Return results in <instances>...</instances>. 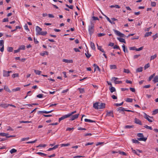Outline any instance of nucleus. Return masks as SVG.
Here are the masks:
<instances>
[{
    "label": "nucleus",
    "instance_id": "39448f33",
    "mask_svg": "<svg viewBox=\"0 0 158 158\" xmlns=\"http://www.w3.org/2000/svg\"><path fill=\"white\" fill-rule=\"evenodd\" d=\"M4 41L3 40H0V46H2V48H0V51L3 52L4 50Z\"/></svg>",
    "mask_w": 158,
    "mask_h": 158
},
{
    "label": "nucleus",
    "instance_id": "8fccbe9b",
    "mask_svg": "<svg viewBox=\"0 0 158 158\" xmlns=\"http://www.w3.org/2000/svg\"><path fill=\"white\" fill-rule=\"evenodd\" d=\"M118 152L119 153V154L121 155H122L124 156L127 155V154L124 152L119 151Z\"/></svg>",
    "mask_w": 158,
    "mask_h": 158
},
{
    "label": "nucleus",
    "instance_id": "b1692460",
    "mask_svg": "<svg viewBox=\"0 0 158 158\" xmlns=\"http://www.w3.org/2000/svg\"><path fill=\"white\" fill-rule=\"evenodd\" d=\"M4 89H5L6 91L9 92H11V91L8 88V87L7 86L5 85L4 86Z\"/></svg>",
    "mask_w": 158,
    "mask_h": 158
},
{
    "label": "nucleus",
    "instance_id": "4be33fe9",
    "mask_svg": "<svg viewBox=\"0 0 158 158\" xmlns=\"http://www.w3.org/2000/svg\"><path fill=\"white\" fill-rule=\"evenodd\" d=\"M122 48H123V51L124 52H128V51L127 49V48H125V46L124 44H123L122 46Z\"/></svg>",
    "mask_w": 158,
    "mask_h": 158
},
{
    "label": "nucleus",
    "instance_id": "e433bc0d",
    "mask_svg": "<svg viewBox=\"0 0 158 158\" xmlns=\"http://www.w3.org/2000/svg\"><path fill=\"white\" fill-rule=\"evenodd\" d=\"M126 101L127 102H131L133 101V99L131 98H127Z\"/></svg>",
    "mask_w": 158,
    "mask_h": 158
},
{
    "label": "nucleus",
    "instance_id": "20e7f679",
    "mask_svg": "<svg viewBox=\"0 0 158 158\" xmlns=\"http://www.w3.org/2000/svg\"><path fill=\"white\" fill-rule=\"evenodd\" d=\"M42 30V29L39 27L38 26L36 27V35H39L41 32Z\"/></svg>",
    "mask_w": 158,
    "mask_h": 158
},
{
    "label": "nucleus",
    "instance_id": "e2e57ef3",
    "mask_svg": "<svg viewBox=\"0 0 158 158\" xmlns=\"http://www.w3.org/2000/svg\"><path fill=\"white\" fill-rule=\"evenodd\" d=\"M43 94H39L37 95L36 97L37 98H41L43 97Z\"/></svg>",
    "mask_w": 158,
    "mask_h": 158
},
{
    "label": "nucleus",
    "instance_id": "c9c22d12",
    "mask_svg": "<svg viewBox=\"0 0 158 158\" xmlns=\"http://www.w3.org/2000/svg\"><path fill=\"white\" fill-rule=\"evenodd\" d=\"M85 54L86 56V57L88 58H89L91 56V54L89 53L88 51L87 53H85Z\"/></svg>",
    "mask_w": 158,
    "mask_h": 158
},
{
    "label": "nucleus",
    "instance_id": "ddd939ff",
    "mask_svg": "<svg viewBox=\"0 0 158 158\" xmlns=\"http://www.w3.org/2000/svg\"><path fill=\"white\" fill-rule=\"evenodd\" d=\"M62 61L63 62L67 63H72L73 62V60H68L67 59H63Z\"/></svg>",
    "mask_w": 158,
    "mask_h": 158
},
{
    "label": "nucleus",
    "instance_id": "0e129e2a",
    "mask_svg": "<svg viewBox=\"0 0 158 158\" xmlns=\"http://www.w3.org/2000/svg\"><path fill=\"white\" fill-rule=\"evenodd\" d=\"M105 35V34L104 33H100L98 34V37H101Z\"/></svg>",
    "mask_w": 158,
    "mask_h": 158
},
{
    "label": "nucleus",
    "instance_id": "7c9ffc66",
    "mask_svg": "<svg viewBox=\"0 0 158 158\" xmlns=\"http://www.w3.org/2000/svg\"><path fill=\"white\" fill-rule=\"evenodd\" d=\"M7 51L9 52H12L13 50V48L10 47H8L7 48Z\"/></svg>",
    "mask_w": 158,
    "mask_h": 158
},
{
    "label": "nucleus",
    "instance_id": "f8f14e48",
    "mask_svg": "<svg viewBox=\"0 0 158 158\" xmlns=\"http://www.w3.org/2000/svg\"><path fill=\"white\" fill-rule=\"evenodd\" d=\"M150 116L145 113V116L144 118L147 119L149 122H152L153 121L149 118Z\"/></svg>",
    "mask_w": 158,
    "mask_h": 158
},
{
    "label": "nucleus",
    "instance_id": "3c124183",
    "mask_svg": "<svg viewBox=\"0 0 158 158\" xmlns=\"http://www.w3.org/2000/svg\"><path fill=\"white\" fill-rule=\"evenodd\" d=\"M76 113V111H73V112H71V113H69V114H68L69 116V117H70V116H72L73 114H75V113Z\"/></svg>",
    "mask_w": 158,
    "mask_h": 158
},
{
    "label": "nucleus",
    "instance_id": "f3484780",
    "mask_svg": "<svg viewBox=\"0 0 158 158\" xmlns=\"http://www.w3.org/2000/svg\"><path fill=\"white\" fill-rule=\"evenodd\" d=\"M103 15H104L105 17H106L107 20L111 24H115V23L114 22H112L111 20L106 15H104L103 14H102Z\"/></svg>",
    "mask_w": 158,
    "mask_h": 158
},
{
    "label": "nucleus",
    "instance_id": "1a4fd4ad",
    "mask_svg": "<svg viewBox=\"0 0 158 158\" xmlns=\"http://www.w3.org/2000/svg\"><path fill=\"white\" fill-rule=\"evenodd\" d=\"M106 116H112V117H114V116L113 115V111H110L108 112L107 111V113L106 114Z\"/></svg>",
    "mask_w": 158,
    "mask_h": 158
},
{
    "label": "nucleus",
    "instance_id": "c756f323",
    "mask_svg": "<svg viewBox=\"0 0 158 158\" xmlns=\"http://www.w3.org/2000/svg\"><path fill=\"white\" fill-rule=\"evenodd\" d=\"M78 89L80 93L81 94H83L84 93L85 90L83 88H78Z\"/></svg>",
    "mask_w": 158,
    "mask_h": 158
},
{
    "label": "nucleus",
    "instance_id": "a19ab883",
    "mask_svg": "<svg viewBox=\"0 0 158 158\" xmlns=\"http://www.w3.org/2000/svg\"><path fill=\"white\" fill-rule=\"evenodd\" d=\"M20 88L19 87H17L15 89H12V91L13 92H16L18 91H20Z\"/></svg>",
    "mask_w": 158,
    "mask_h": 158
},
{
    "label": "nucleus",
    "instance_id": "9d476101",
    "mask_svg": "<svg viewBox=\"0 0 158 158\" xmlns=\"http://www.w3.org/2000/svg\"><path fill=\"white\" fill-rule=\"evenodd\" d=\"M69 117V116L68 114H67L64 115L59 118V122H60L61 120H63L65 118H68Z\"/></svg>",
    "mask_w": 158,
    "mask_h": 158
},
{
    "label": "nucleus",
    "instance_id": "0eeeda50",
    "mask_svg": "<svg viewBox=\"0 0 158 158\" xmlns=\"http://www.w3.org/2000/svg\"><path fill=\"white\" fill-rule=\"evenodd\" d=\"M118 78L117 77H112V80H114V83L115 84H120L122 83V81H116V80L118 79Z\"/></svg>",
    "mask_w": 158,
    "mask_h": 158
},
{
    "label": "nucleus",
    "instance_id": "864d4df0",
    "mask_svg": "<svg viewBox=\"0 0 158 158\" xmlns=\"http://www.w3.org/2000/svg\"><path fill=\"white\" fill-rule=\"evenodd\" d=\"M19 122L20 123H31V121H20Z\"/></svg>",
    "mask_w": 158,
    "mask_h": 158
},
{
    "label": "nucleus",
    "instance_id": "473e14b6",
    "mask_svg": "<svg viewBox=\"0 0 158 158\" xmlns=\"http://www.w3.org/2000/svg\"><path fill=\"white\" fill-rule=\"evenodd\" d=\"M132 142L134 143H137V144H139L140 143V142L138 141V140H137L136 139H132Z\"/></svg>",
    "mask_w": 158,
    "mask_h": 158
},
{
    "label": "nucleus",
    "instance_id": "9b49d317",
    "mask_svg": "<svg viewBox=\"0 0 158 158\" xmlns=\"http://www.w3.org/2000/svg\"><path fill=\"white\" fill-rule=\"evenodd\" d=\"M9 72L6 70H3V76L5 77H8L10 76Z\"/></svg>",
    "mask_w": 158,
    "mask_h": 158
},
{
    "label": "nucleus",
    "instance_id": "680f3d73",
    "mask_svg": "<svg viewBox=\"0 0 158 158\" xmlns=\"http://www.w3.org/2000/svg\"><path fill=\"white\" fill-rule=\"evenodd\" d=\"M156 3L155 2H151V5L152 6H156Z\"/></svg>",
    "mask_w": 158,
    "mask_h": 158
},
{
    "label": "nucleus",
    "instance_id": "a878e982",
    "mask_svg": "<svg viewBox=\"0 0 158 158\" xmlns=\"http://www.w3.org/2000/svg\"><path fill=\"white\" fill-rule=\"evenodd\" d=\"M85 121V122H88L89 123H93V122H95V121L93 120H92L90 119H88L87 118H85L84 120Z\"/></svg>",
    "mask_w": 158,
    "mask_h": 158
},
{
    "label": "nucleus",
    "instance_id": "5701e85b",
    "mask_svg": "<svg viewBox=\"0 0 158 158\" xmlns=\"http://www.w3.org/2000/svg\"><path fill=\"white\" fill-rule=\"evenodd\" d=\"M154 83H156L158 82V76H156L153 79V80Z\"/></svg>",
    "mask_w": 158,
    "mask_h": 158
},
{
    "label": "nucleus",
    "instance_id": "58836bf2",
    "mask_svg": "<svg viewBox=\"0 0 158 158\" xmlns=\"http://www.w3.org/2000/svg\"><path fill=\"white\" fill-rule=\"evenodd\" d=\"M36 153L41 156H46L47 155L46 154L41 152H38Z\"/></svg>",
    "mask_w": 158,
    "mask_h": 158
},
{
    "label": "nucleus",
    "instance_id": "49530a36",
    "mask_svg": "<svg viewBox=\"0 0 158 158\" xmlns=\"http://www.w3.org/2000/svg\"><path fill=\"white\" fill-rule=\"evenodd\" d=\"M158 113V109H156L154 110L152 112V115H155Z\"/></svg>",
    "mask_w": 158,
    "mask_h": 158
},
{
    "label": "nucleus",
    "instance_id": "aec40b11",
    "mask_svg": "<svg viewBox=\"0 0 158 158\" xmlns=\"http://www.w3.org/2000/svg\"><path fill=\"white\" fill-rule=\"evenodd\" d=\"M90 46L92 49L93 50H95V45L94 43L92 42H90Z\"/></svg>",
    "mask_w": 158,
    "mask_h": 158
},
{
    "label": "nucleus",
    "instance_id": "a18cd8bd",
    "mask_svg": "<svg viewBox=\"0 0 158 158\" xmlns=\"http://www.w3.org/2000/svg\"><path fill=\"white\" fill-rule=\"evenodd\" d=\"M134 126L133 125H126L125 126V128L127 129H130L131 128L133 127Z\"/></svg>",
    "mask_w": 158,
    "mask_h": 158
},
{
    "label": "nucleus",
    "instance_id": "09e8293b",
    "mask_svg": "<svg viewBox=\"0 0 158 158\" xmlns=\"http://www.w3.org/2000/svg\"><path fill=\"white\" fill-rule=\"evenodd\" d=\"M150 67V64L149 63L146 64L144 66V69L146 70L148 68Z\"/></svg>",
    "mask_w": 158,
    "mask_h": 158
},
{
    "label": "nucleus",
    "instance_id": "4468645a",
    "mask_svg": "<svg viewBox=\"0 0 158 158\" xmlns=\"http://www.w3.org/2000/svg\"><path fill=\"white\" fill-rule=\"evenodd\" d=\"M9 106V104H7L6 103L1 104H0V106L4 108H6Z\"/></svg>",
    "mask_w": 158,
    "mask_h": 158
},
{
    "label": "nucleus",
    "instance_id": "6e6552de",
    "mask_svg": "<svg viewBox=\"0 0 158 158\" xmlns=\"http://www.w3.org/2000/svg\"><path fill=\"white\" fill-rule=\"evenodd\" d=\"M79 115V114H76L74 115H72L71 117L70 120H73L77 118Z\"/></svg>",
    "mask_w": 158,
    "mask_h": 158
},
{
    "label": "nucleus",
    "instance_id": "6ab92c4d",
    "mask_svg": "<svg viewBox=\"0 0 158 158\" xmlns=\"http://www.w3.org/2000/svg\"><path fill=\"white\" fill-rule=\"evenodd\" d=\"M117 39L121 42L123 43H126L125 39L123 38H118Z\"/></svg>",
    "mask_w": 158,
    "mask_h": 158
},
{
    "label": "nucleus",
    "instance_id": "2f4dec72",
    "mask_svg": "<svg viewBox=\"0 0 158 158\" xmlns=\"http://www.w3.org/2000/svg\"><path fill=\"white\" fill-rule=\"evenodd\" d=\"M40 55L44 56L46 54L47 55H48V52L47 51L44 52L43 53H40Z\"/></svg>",
    "mask_w": 158,
    "mask_h": 158
},
{
    "label": "nucleus",
    "instance_id": "f03ea898",
    "mask_svg": "<svg viewBox=\"0 0 158 158\" xmlns=\"http://www.w3.org/2000/svg\"><path fill=\"white\" fill-rule=\"evenodd\" d=\"M137 136L138 137H141L137 138V139L139 141H145L147 139V138L143 137V135L142 133H138L137 135Z\"/></svg>",
    "mask_w": 158,
    "mask_h": 158
},
{
    "label": "nucleus",
    "instance_id": "603ef678",
    "mask_svg": "<svg viewBox=\"0 0 158 158\" xmlns=\"http://www.w3.org/2000/svg\"><path fill=\"white\" fill-rule=\"evenodd\" d=\"M123 102H122L118 104V103H115L114 104V105L116 106H122L123 104Z\"/></svg>",
    "mask_w": 158,
    "mask_h": 158
},
{
    "label": "nucleus",
    "instance_id": "393cba45",
    "mask_svg": "<svg viewBox=\"0 0 158 158\" xmlns=\"http://www.w3.org/2000/svg\"><path fill=\"white\" fill-rule=\"evenodd\" d=\"M109 89L111 93H112L113 92L115 91V88L113 87H111L110 88H109Z\"/></svg>",
    "mask_w": 158,
    "mask_h": 158
},
{
    "label": "nucleus",
    "instance_id": "423d86ee",
    "mask_svg": "<svg viewBox=\"0 0 158 158\" xmlns=\"http://www.w3.org/2000/svg\"><path fill=\"white\" fill-rule=\"evenodd\" d=\"M105 106V104L98 102V109L104 108Z\"/></svg>",
    "mask_w": 158,
    "mask_h": 158
},
{
    "label": "nucleus",
    "instance_id": "6e6d98bb",
    "mask_svg": "<svg viewBox=\"0 0 158 158\" xmlns=\"http://www.w3.org/2000/svg\"><path fill=\"white\" fill-rule=\"evenodd\" d=\"M29 138H30L29 137H27V138H23L21 139V141H25L26 140H28V139H29Z\"/></svg>",
    "mask_w": 158,
    "mask_h": 158
},
{
    "label": "nucleus",
    "instance_id": "69168bd1",
    "mask_svg": "<svg viewBox=\"0 0 158 158\" xmlns=\"http://www.w3.org/2000/svg\"><path fill=\"white\" fill-rule=\"evenodd\" d=\"M113 48L114 49H117L120 50V48L119 46L117 45H115V46H114L113 47Z\"/></svg>",
    "mask_w": 158,
    "mask_h": 158
},
{
    "label": "nucleus",
    "instance_id": "338daca9",
    "mask_svg": "<svg viewBox=\"0 0 158 158\" xmlns=\"http://www.w3.org/2000/svg\"><path fill=\"white\" fill-rule=\"evenodd\" d=\"M143 47H141L138 48H136V51H140V50H142L143 49Z\"/></svg>",
    "mask_w": 158,
    "mask_h": 158
},
{
    "label": "nucleus",
    "instance_id": "774afa93",
    "mask_svg": "<svg viewBox=\"0 0 158 158\" xmlns=\"http://www.w3.org/2000/svg\"><path fill=\"white\" fill-rule=\"evenodd\" d=\"M152 37L153 38V40H154L155 39H156L158 37L157 34H155V35H153L152 36Z\"/></svg>",
    "mask_w": 158,
    "mask_h": 158
},
{
    "label": "nucleus",
    "instance_id": "ea45409f",
    "mask_svg": "<svg viewBox=\"0 0 158 158\" xmlns=\"http://www.w3.org/2000/svg\"><path fill=\"white\" fill-rule=\"evenodd\" d=\"M157 57L156 54H155L154 55L151 56L150 58V60H154L155 58Z\"/></svg>",
    "mask_w": 158,
    "mask_h": 158
},
{
    "label": "nucleus",
    "instance_id": "37998d69",
    "mask_svg": "<svg viewBox=\"0 0 158 158\" xmlns=\"http://www.w3.org/2000/svg\"><path fill=\"white\" fill-rule=\"evenodd\" d=\"M98 49L100 50L102 52L105 53V51L104 50V49L102 48L101 46H98Z\"/></svg>",
    "mask_w": 158,
    "mask_h": 158
},
{
    "label": "nucleus",
    "instance_id": "bb28decb",
    "mask_svg": "<svg viewBox=\"0 0 158 158\" xmlns=\"http://www.w3.org/2000/svg\"><path fill=\"white\" fill-rule=\"evenodd\" d=\"M143 68L142 67H140L137 68L136 70V72H141L143 70Z\"/></svg>",
    "mask_w": 158,
    "mask_h": 158
},
{
    "label": "nucleus",
    "instance_id": "f704fd0d",
    "mask_svg": "<svg viewBox=\"0 0 158 158\" xmlns=\"http://www.w3.org/2000/svg\"><path fill=\"white\" fill-rule=\"evenodd\" d=\"M34 72L37 75H40V74L41 73V71H40L39 70H34Z\"/></svg>",
    "mask_w": 158,
    "mask_h": 158
},
{
    "label": "nucleus",
    "instance_id": "13d9d810",
    "mask_svg": "<svg viewBox=\"0 0 158 158\" xmlns=\"http://www.w3.org/2000/svg\"><path fill=\"white\" fill-rule=\"evenodd\" d=\"M37 141V139H35V140L33 141H29L27 143H35Z\"/></svg>",
    "mask_w": 158,
    "mask_h": 158
},
{
    "label": "nucleus",
    "instance_id": "4d7b16f0",
    "mask_svg": "<svg viewBox=\"0 0 158 158\" xmlns=\"http://www.w3.org/2000/svg\"><path fill=\"white\" fill-rule=\"evenodd\" d=\"M19 76V74L18 73H15L13 74L12 77L14 78L15 77H17Z\"/></svg>",
    "mask_w": 158,
    "mask_h": 158
},
{
    "label": "nucleus",
    "instance_id": "bf43d9fd",
    "mask_svg": "<svg viewBox=\"0 0 158 158\" xmlns=\"http://www.w3.org/2000/svg\"><path fill=\"white\" fill-rule=\"evenodd\" d=\"M123 72L125 73H128L130 72V71L128 69H124Z\"/></svg>",
    "mask_w": 158,
    "mask_h": 158
},
{
    "label": "nucleus",
    "instance_id": "f257e3e1",
    "mask_svg": "<svg viewBox=\"0 0 158 158\" xmlns=\"http://www.w3.org/2000/svg\"><path fill=\"white\" fill-rule=\"evenodd\" d=\"M94 24L91 22V25L89 26L88 31L89 35H91L94 31Z\"/></svg>",
    "mask_w": 158,
    "mask_h": 158
},
{
    "label": "nucleus",
    "instance_id": "c85d7f7f",
    "mask_svg": "<svg viewBox=\"0 0 158 158\" xmlns=\"http://www.w3.org/2000/svg\"><path fill=\"white\" fill-rule=\"evenodd\" d=\"M8 134L4 133H0V136H6L7 138V136Z\"/></svg>",
    "mask_w": 158,
    "mask_h": 158
},
{
    "label": "nucleus",
    "instance_id": "5fc2aeb1",
    "mask_svg": "<svg viewBox=\"0 0 158 158\" xmlns=\"http://www.w3.org/2000/svg\"><path fill=\"white\" fill-rule=\"evenodd\" d=\"M20 50H24L25 49V46L24 45H22L20 46L19 48Z\"/></svg>",
    "mask_w": 158,
    "mask_h": 158
},
{
    "label": "nucleus",
    "instance_id": "79ce46f5",
    "mask_svg": "<svg viewBox=\"0 0 158 158\" xmlns=\"http://www.w3.org/2000/svg\"><path fill=\"white\" fill-rule=\"evenodd\" d=\"M47 32L46 31H42L40 32V34L39 35H45L47 34Z\"/></svg>",
    "mask_w": 158,
    "mask_h": 158
},
{
    "label": "nucleus",
    "instance_id": "c03bdc74",
    "mask_svg": "<svg viewBox=\"0 0 158 158\" xmlns=\"http://www.w3.org/2000/svg\"><path fill=\"white\" fill-rule=\"evenodd\" d=\"M144 127H145V128H146L147 129H149V130H152V127H150V126H148L147 125H145L144 126Z\"/></svg>",
    "mask_w": 158,
    "mask_h": 158
},
{
    "label": "nucleus",
    "instance_id": "dca6fc26",
    "mask_svg": "<svg viewBox=\"0 0 158 158\" xmlns=\"http://www.w3.org/2000/svg\"><path fill=\"white\" fill-rule=\"evenodd\" d=\"M93 107L96 109H98V102H97L93 104Z\"/></svg>",
    "mask_w": 158,
    "mask_h": 158
},
{
    "label": "nucleus",
    "instance_id": "7ed1b4c3",
    "mask_svg": "<svg viewBox=\"0 0 158 158\" xmlns=\"http://www.w3.org/2000/svg\"><path fill=\"white\" fill-rule=\"evenodd\" d=\"M113 31L117 35L122 37H125V35L119 31L115 29H114Z\"/></svg>",
    "mask_w": 158,
    "mask_h": 158
},
{
    "label": "nucleus",
    "instance_id": "412c9836",
    "mask_svg": "<svg viewBox=\"0 0 158 158\" xmlns=\"http://www.w3.org/2000/svg\"><path fill=\"white\" fill-rule=\"evenodd\" d=\"M93 66L95 67L94 71H95L96 69H97L99 71H100V69L99 67L98 66L95 64H93Z\"/></svg>",
    "mask_w": 158,
    "mask_h": 158
},
{
    "label": "nucleus",
    "instance_id": "cd10ccee",
    "mask_svg": "<svg viewBox=\"0 0 158 158\" xmlns=\"http://www.w3.org/2000/svg\"><path fill=\"white\" fill-rule=\"evenodd\" d=\"M152 33L151 32H147L145 33L144 35V37H148L150 35H151V34H152Z\"/></svg>",
    "mask_w": 158,
    "mask_h": 158
},
{
    "label": "nucleus",
    "instance_id": "2eb2a0df",
    "mask_svg": "<svg viewBox=\"0 0 158 158\" xmlns=\"http://www.w3.org/2000/svg\"><path fill=\"white\" fill-rule=\"evenodd\" d=\"M135 122L136 124L142 125L141 121L139 119L135 118Z\"/></svg>",
    "mask_w": 158,
    "mask_h": 158
},
{
    "label": "nucleus",
    "instance_id": "72a5a7b5",
    "mask_svg": "<svg viewBox=\"0 0 158 158\" xmlns=\"http://www.w3.org/2000/svg\"><path fill=\"white\" fill-rule=\"evenodd\" d=\"M17 150L14 148H13L11 149L10 151V152L11 154H13V153H15L17 152Z\"/></svg>",
    "mask_w": 158,
    "mask_h": 158
},
{
    "label": "nucleus",
    "instance_id": "4c0bfd02",
    "mask_svg": "<svg viewBox=\"0 0 158 158\" xmlns=\"http://www.w3.org/2000/svg\"><path fill=\"white\" fill-rule=\"evenodd\" d=\"M110 69H116L117 67L115 65H111L110 66Z\"/></svg>",
    "mask_w": 158,
    "mask_h": 158
},
{
    "label": "nucleus",
    "instance_id": "a211bd4d",
    "mask_svg": "<svg viewBox=\"0 0 158 158\" xmlns=\"http://www.w3.org/2000/svg\"><path fill=\"white\" fill-rule=\"evenodd\" d=\"M118 111L120 113L122 111H125V109L124 108L122 107H119L117 108V109Z\"/></svg>",
    "mask_w": 158,
    "mask_h": 158
},
{
    "label": "nucleus",
    "instance_id": "de8ad7c7",
    "mask_svg": "<svg viewBox=\"0 0 158 158\" xmlns=\"http://www.w3.org/2000/svg\"><path fill=\"white\" fill-rule=\"evenodd\" d=\"M61 147H64V146H68L70 145V144L69 143H66V144H61L60 145Z\"/></svg>",
    "mask_w": 158,
    "mask_h": 158
},
{
    "label": "nucleus",
    "instance_id": "052dcab7",
    "mask_svg": "<svg viewBox=\"0 0 158 158\" xmlns=\"http://www.w3.org/2000/svg\"><path fill=\"white\" fill-rule=\"evenodd\" d=\"M129 49L130 50H136V48L135 47H131L129 48Z\"/></svg>",
    "mask_w": 158,
    "mask_h": 158
}]
</instances>
